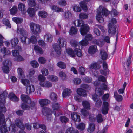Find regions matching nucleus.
Listing matches in <instances>:
<instances>
[{"label": "nucleus", "mask_w": 133, "mask_h": 133, "mask_svg": "<svg viewBox=\"0 0 133 133\" xmlns=\"http://www.w3.org/2000/svg\"><path fill=\"white\" fill-rule=\"evenodd\" d=\"M8 96V94L6 91H4L0 94V99L1 100V101L0 102V124H2L3 121H4L5 124H6L4 115L2 113V112H5L6 111L4 103L5 102V99Z\"/></svg>", "instance_id": "f257e3e1"}, {"label": "nucleus", "mask_w": 133, "mask_h": 133, "mask_svg": "<svg viewBox=\"0 0 133 133\" xmlns=\"http://www.w3.org/2000/svg\"><path fill=\"white\" fill-rule=\"evenodd\" d=\"M96 11L97 14L96 19L99 23H102L103 22L104 19L101 15V14L102 15L107 16L109 12L106 8L103 7L102 6H100Z\"/></svg>", "instance_id": "f03ea898"}, {"label": "nucleus", "mask_w": 133, "mask_h": 133, "mask_svg": "<svg viewBox=\"0 0 133 133\" xmlns=\"http://www.w3.org/2000/svg\"><path fill=\"white\" fill-rule=\"evenodd\" d=\"M73 24L75 26H81L80 32L82 35H85L88 32L89 29V26L87 24H85L83 21L78 19L77 21V25H76L75 21L73 22Z\"/></svg>", "instance_id": "7ed1b4c3"}, {"label": "nucleus", "mask_w": 133, "mask_h": 133, "mask_svg": "<svg viewBox=\"0 0 133 133\" xmlns=\"http://www.w3.org/2000/svg\"><path fill=\"white\" fill-rule=\"evenodd\" d=\"M17 32L18 35H21L22 36L20 37V39L23 45L28 44V43L26 42L27 33L25 30L24 29L22 26H17Z\"/></svg>", "instance_id": "20e7f679"}, {"label": "nucleus", "mask_w": 133, "mask_h": 133, "mask_svg": "<svg viewBox=\"0 0 133 133\" xmlns=\"http://www.w3.org/2000/svg\"><path fill=\"white\" fill-rule=\"evenodd\" d=\"M65 41L64 39L63 38H59L58 39L57 43L59 44L55 43L53 44V46L55 52L58 55L61 54V49L60 46L63 47L64 46V44Z\"/></svg>", "instance_id": "39448f33"}, {"label": "nucleus", "mask_w": 133, "mask_h": 133, "mask_svg": "<svg viewBox=\"0 0 133 133\" xmlns=\"http://www.w3.org/2000/svg\"><path fill=\"white\" fill-rule=\"evenodd\" d=\"M30 26L31 31L33 34H34L37 38L39 37V33L41 31L40 26L39 25L33 23H30Z\"/></svg>", "instance_id": "423d86ee"}, {"label": "nucleus", "mask_w": 133, "mask_h": 133, "mask_svg": "<svg viewBox=\"0 0 133 133\" xmlns=\"http://www.w3.org/2000/svg\"><path fill=\"white\" fill-rule=\"evenodd\" d=\"M23 120L22 119H17L15 121V123L19 128L21 129L18 133H26L24 131L25 127L23 123Z\"/></svg>", "instance_id": "0eeeda50"}, {"label": "nucleus", "mask_w": 133, "mask_h": 133, "mask_svg": "<svg viewBox=\"0 0 133 133\" xmlns=\"http://www.w3.org/2000/svg\"><path fill=\"white\" fill-rule=\"evenodd\" d=\"M3 66L2 67V69L4 72L8 73L9 71V66L11 65V61L8 60L4 61L3 62Z\"/></svg>", "instance_id": "6e6552de"}, {"label": "nucleus", "mask_w": 133, "mask_h": 133, "mask_svg": "<svg viewBox=\"0 0 133 133\" xmlns=\"http://www.w3.org/2000/svg\"><path fill=\"white\" fill-rule=\"evenodd\" d=\"M42 111L43 114L46 116L48 120L51 118L52 113V110L51 109L46 107H44L42 109Z\"/></svg>", "instance_id": "1a4fd4ad"}, {"label": "nucleus", "mask_w": 133, "mask_h": 133, "mask_svg": "<svg viewBox=\"0 0 133 133\" xmlns=\"http://www.w3.org/2000/svg\"><path fill=\"white\" fill-rule=\"evenodd\" d=\"M12 55L15 57L14 60L15 61H20L23 60V58L19 55L18 51L17 50H14L12 51Z\"/></svg>", "instance_id": "9d476101"}, {"label": "nucleus", "mask_w": 133, "mask_h": 133, "mask_svg": "<svg viewBox=\"0 0 133 133\" xmlns=\"http://www.w3.org/2000/svg\"><path fill=\"white\" fill-rule=\"evenodd\" d=\"M28 104H30V107L26 104L22 103L21 106L22 108L24 110H29L30 109H32L35 105V103L33 101H31V102Z\"/></svg>", "instance_id": "9b49d317"}, {"label": "nucleus", "mask_w": 133, "mask_h": 133, "mask_svg": "<svg viewBox=\"0 0 133 133\" xmlns=\"http://www.w3.org/2000/svg\"><path fill=\"white\" fill-rule=\"evenodd\" d=\"M108 107L109 104L108 102L106 101L103 102L102 110V112L103 114L105 115L108 113L109 110Z\"/></svg>", "instance_id": "f8f14e48"}, {"label": "nucleus", "mask_w": 133, "mask_h": 133, "mask_svg": "<svg viewBox=\"0 0 133 133\" xmlns=\"http://www.w3.org/2000/svg\"><path fill=\"white\" fill-rule=\"evenodd\" d=\"M21 98L23 103L29 104L31 102V99L29 96L26 95L22 94L21 96Z\"/></svg>", "instance_id": "ddd939ff"}, {"label": "nucleus", "mask_w": 133, "mask_h": 133, "mask_svg": "<svg viewBox=\"0 0 133 133\" xmlns=\"http://www.w3.org/2000/svg\"><path fill=\"white\" fill-rule=\"evenodd\" d=\"M71 116L72 119L75 122H78L81 120L79 115L76 112H74L72 113L71 115Z\"/></svg>", "instance_id": "4468645a"}, {"label": "nucleus", "mask_w": 133, "mask_h": 133, "mask_svg": "<svg viewBox=\"0 0 133 133\" xmlns=\"http://www.w3.org/2000/svg\"><path fill=\"white\" fill-rule=\"evenodd\" d=\"M2 122V124H0V132L1 133H9L4 121Z\"/></svg>", "instance_id": "2eb2a0df"}, {"label": "nucleus", "mask_w": 133, "mask_h": 133, "mask_svg": "<svg viewBox=\"0 0 133 133\" xmlns=\"http://www.w3.org/2000/svg\"><path fill=\"white\" fill-rule=\"evenodd\" d=\"M100 54L102 60H105L107 59L108 57V54L105 50L101 49L100 50Z\"/></svg>", "instance_id": "dca6fc26"}, {"label": "nucleus", "mask_w": 133, "mask_h": 133, "mask_svg": "<svg viewBox=\"0 0 133 133\" xmlns=\"http://www.w3.org/2000/svg\"><path fill=\"white\" fill-rule=\"evenodd\" d=\"M39 102L42 107L48 105L50 101L46 99H41L39 100Z\"/></svg>", "instance_id": "f3484780"}, {"label": "nucleus", "mask_w": 133, "mask_h": 133, "mask_svg": "<svg viewBox=\"0 0 133 133\" xmlns=\"http://www.w3.org/2000/svg\"><path fill=\"white\" fill-rule=\"evenodd\" d=\"M18 8L19 10L21 11L22 14L25 15L26 13V11L24 4L22 3H20L18 5Z\"/></svg>", "instance_id": "a211bd4d"}, {"label": "nucleus", "mask_w": 133, "mask_h": 133, "mask_svg": "<svg viewBox=\"0 0 133 133\" xmlns=\"http://www.w3.org/2000/svg\"><path fill=\"white\" fill-rule=\"evenodd\" d=\"M26 92L28 94L33 92L35 91L34 86L32 85H29L26 87Z\"/></svg>", "instance_id": "6ab92c4d"}, {"label": "nucleus", "mask_w": 133, "mask_h": 133, "mask_svg": "<svg viewBox=\"0 0 133 133\" xmlns=\"http://www.w3.org/2000/svg\"><path fill=\"white\" fill-rule=\"evenodd\" d=\"M96 45H91L90 46L88 49V52L90 54H94L97 52Z\"/></svg>", "instance_id": "aec40b11"}, {"label": "nucleus", "mask_w": 133, "mask_h": 133, "mask_svg": "<svg viewBox=\"0 0 133 133\" xmlns=\"http://www.w3.org/2000/svg\"><path fill=\"white\" fill-rule=\"evenodd\" d=\"M108 26L109 28L108 30L109 33L111 34H115L116 32V29L115 27L112 26L111 24H109Z\"/></svg>", "instance_id": "412c9836"}, {"label": "nucleus", "mask_w": 133, "mask_h": 133, "mask_svg": "<svg viewBox=\"0 0 133 133\" xmlns=\"http://www.w3.org/2000/svg\"><path fill=\"white\" fill-rule=\"evenodd\" d=\"M77 92L78 94L82 96H85L87 95L86 91L82 88H78L77 89Z\"/></svg>", "instance_id": "4be33fe9"}, {"label": "nucleus", "mask_w": 133, "mask_h": 133, "mask_svg": "<svg viewBox=\"0 0 133 133\" xmlns=\"http://www.w3.org/2000/svg\"><path fill=\"white\" fill-rule=\"evenodd\" d=\"M40 85L43 87L46 88H50L52 86V84L50 82L46 81H44L43 83L41 82V83Z\"/></svg>", "instance_id": "5701e85b"}, {"label": "nucleus", "mask_w": 133, "mask_h": 133, "mask_svg": "<svg viewBox=\"0 0 133 133\" xmlns=\"http://www.w3.org/2000/svg\"><path fill=\"white\" fill-rule=\"evenodd\" d=\"M71 92V90L68 89H65L63 90L62 93V96L63 97H65L67 96L70 95Z\"/></svg>", "instance_id": "b1692460"}, {"label": "nucleus", "mask_w": 133, "mask_h": 133, "mask_svg": "<svg viewBox=\"0 0 133 133\" xmlns=\"http://www.w3.org/2000/svg\"><path fill=\"white\" fill-rule=\"evenodd\" d=\"M66 53L70 57H75V54L73 50L71 48L66 49Z\"/></svg>", "instance_id": "393cba45"}, {"label": "nucleus", "mask_w": 133, "mask_h": 133, "mask_svg": "<svg viewBox=\"0 0 133 133\" xmlns=\"http://www.w3.org/2000/svg\"><path fill=\"white\" fill-rule=\"evenodd\" d=\"M44 39L46 40V41L51 42L53 40V36L52 35L49 34H47L44 36Z\"/></svg>", "instance_id": "a878e982"}, {"label": "nucleus", "mask_w": 133, "mask_h": 133, "mask_svg": "<svg viewBox=\"0 0 133 133\" xmlns=\"http://www.w3.org/2000/svg\"><path fill=\"white\" fill-rule=\"evenodd\" d=\"M93 43L99 46L102 47L104 44V41L101 39H94L93 41Z\"/></svg>", "instance_id": "bb28decb"}, {"label": "nucleus", "mask_w": 133, "mask_h": 133, "mask_svg": "<svg viewBox=\"0 0 133 133\" xmlns=\"http://www.w3.org/2000/svg\"><path fill=\"white\" fill-rule=\"evenodd\" d=\"M114 97L116 100L118 102L121 101L123 99L122 96L118 94L117 92H115L114 93Z\"/></svg>", "instance_id": "cd10ccee"}, {"label": "nucleus", "mask_w": 133, "mask_h": 133, "mask_svg": "<svg viewBox=\"0 0 133 133\" xmlns=\"http://www.w3.org/2000/svg\"><path fill=\"white\" fill-rule=\"evenodd\" d=\"M37 37L34 36H31L29 39H28V44H29L30 43L35 44L37 42V40L36 38Z\"/></svg>", "instance_id": "c85d7f7f"}, {"label": "nucleus", "mask_w": 133, "mask_h": 133, "mask_svg": "<svg viewBox=\"0 0 133 133\" xmlns=\"http://www.w3.org/2000/svg\"><path fill=\"white\" fill-rule=\"evenodd\" d=\"M27 12L29 16L31 17L33 16L35 13L34 9L32 8H29L27 10Z\"/></svg>", "instance_id": "c756f323"}, {"label": "nucleus", "mask_w": 133, "mask_h": 133, "mask_svg": "<svg viewBox=\"0 0 133 133\" xmlns=\"http://www.w3.org/2000/svg\"><path fill=\"white\" fill-rule=\"evenodd\" d=\"M82 104L84 107V109L89 110L90 108L89 103L87 101H83L82 102Z\"/></svg>", "instance_id": "7c9ffc66"}, {"label": "nucleus", "mask_w": 133, "mask_h": 133, "mask_svg": "<svg viewBox=\"0 0 133 133\" xmlns=\"http://www.w3.org/2000/svg\"><path fill=\"white\" fill-rule=\"evenodd\" d=\"M95 125L94 124L90 123L87 129V131L90 133H92L95 130Z\"/></svg>", "instance_id": "2f4dec72"}, {"label": "nucleus", "mask_w": 133, "mask_h": 133, "mask_svg": "<svg viewBox=\"0 0 133 133\" xmlns=\"http://www.w3.org/2000/svg\"><path fill=\"white\" fill-rule=\"evenodd\" d=\"M9 96L10 99L14 101H17L19 100V98L16 96L13 93H10Z\"/></svg>", "instance_id": "473e14b6"}, {"label": "nucleus", "mask_w": 133, "mask_h": 133, "mask_svg": "<svg viewBox=\"0 0 133 133\" xmlns=\"http://www.w3.org/2000/svg\"><path fill=\"white\" fill-rule=\"evenodd\" d=\"M34 49L37 53L40 54H42L43 53L42 49L37 45H35Z\"/></svg>", "instance_id": "72a5a7b5"}, {"label": "nucleus", "mask_w": 133, "mask_h": 133, "mask_svg": "<svg viewBox=\"0 0 133 133\" xmlns=\"http://www.w3.org/2000/svg\"><path fill=\"white\" fill-rule=\"evenodd\" d=\"M100 67L98 65L96 62H93L89 66V68L90 69H97L99 68Z\"/></svg>", "instance_id": "f704fd0d"}, {"label": "nucleus", "mask_w": 133, "mask_h": 133, "mask_svg": "<svg viewBox=\"0 0 133 133\" xmlns=\"http://www.w3.org/2000/svg\"><path fill=\"white\" fill-rule=\"evenodd\" d=\"M77 31V28L76 27L72 26L71 28L69 34L71 35H73L76 34Z\"/></svg>", "instance_id": "c9c22d12"}, {"label": "nucleus", "mask_w": 133, "mask_h": 133, "mask_svg": "<svg viewBox=\"0 0 133 133\" xmlns=\"http://www.w3.org/2000/svg\"><path fill=\"white\" fill-rule=\"evenodd\" d=\"M47 78L51 81L56 82L58 80V78L57 76L53 75H48L47 77Z\"/></svg>", "instance_id": "e433bc0d"}, {"label": "nucleus", "mask_w": 133, "mask_h": 133, "mask_svg": "<svg viewBox=\"0 0 133 133\" xmlns=\"http://www.w3.org/2000/svg\"><path fill=\"white\" fill-rule=\"evenodd\" d=\"M18 39L17 38H15L12 39L11 40L12 46L13 47H15L18 43Z\"/></svg>", "instance_id": "4c0bfd02"}, {"label": "nucleus", "mask_w": 133, "mask_h": 133, "mask_svg": "<svg viewBox=\"0 0 133 133\" xmlns=\"http://www.w3.org/2000/svg\"><path fill=\"white\" fill-rule=\"evenodd\" d=\"M52 107L54 110H57L60 108L59 104L58 103H52Z\"/></svg>", "instance_id": "58836bf2"}, {"label": "nucleus", "mask_w": 133, "mask_h": 133, "mask_svg": "<svg viewBox=\"0 0 133 133\" xmlns=\"http://www.w3.org/2000/svg\"><path fill=\"white\" fill-rule=\"evenodd\" d=\"M18 76L20 79L23 78L24 77V72L21 68H19L17 69Z\"/></svg>", "instance_id": "ea45409f"}, {"label": "nucleus", "mask_w": 133, "mask_h": 133, "mask_svg": "<svg viewBox=\"0 0 133 133\" xmlns=\"http://www.w3.org/2000/svg\"><path fill=\"white\" fill-rule=\"evenodd\" d=\"M86 109H82L81 110V112L82 115L84 117L88 116L89 115V111Z\"/></svg>", "instance_id": "a19ab883"}, {"label": "nucleus", "mask_w": 133, "mask_h": 133, "mask_svg": "<svg viewBox=\"0 0 133 133\" xmlns=\"http://www.w3.org/2000/svg\"><path fill=\"white\" fill-rule=\"evenodd\" d=\"M38 14L39 16L42 18H45L47 16V14L46 12L44 11H41L38 12Z\"/></svg>", "instance_id": "79ce46f5"}, {"label": "nucleus", "mask_w": 133, "mask_h": 133, "mask_svg": "<svg viewBox=\"0 0 133 133\" xmlns=\"http://www.w3.org/2000/svg\"><path fill=\"white\" fill-rule=\"evenodd\" d=\"M3 23L9 28H11V25L9 21L6 18H3L2 20Z\"/></svg>", "instance_id": "37998d69"}, {"label": "nucleus", "mask_w": 133, "mask_h": 133, "mask_svg": "<svg viewBox=\"0 0 133 133\" xmlns=\"http://www.w3.org/2000/svg\"><path fill=\"white\" fill-rule=\"evenodd\" d=\"M20 79L21 82L26 87L30 84V81L29 80L25 79H22V78Z\"/></svg>", "instance_id": "c03bdc74"}, {"label": "nucleus", "mask_w": 133, "mask_h": 133, "mask_svg": "<svg viewBox=\"0 0 133 133\" xmlns=\"http://www.w3.org/2000/svg\"><path fill=\"white\" fill-rule=\"evenodd\" d=\"M57 65L59 67L62 69H65L66 66V64L62 61L58 62L57 64Z\"/></svg>", "instance_id": "a18cd8bd"}, {"label": "nucleus", "mask_w": 133, "mask_h": 133, "mask_svg": "<svg viewBox=\"0 0 133 133\" xmlns=\"http://www.w3.org/2000/svg\"><path fill=\"white\" fill-rule=\"evenodd\" d=\"M51 8L52 10H54L55 11L57 12H63V10L62 8L58 7L55 6H52L51 7Z\"/></svg>", "instance_id": "49530a36"}, {"label": "nucleus", "mask_w": 133, "mask_h": 133, "mask_svg": "<svg viewBox=\"0 0 133 133\" xmlns=\"http://www.w3.org/2000/svg\"><path fill=\"white\" fill-rule=\"evenodd\" d=\"M28 5L31 7L35 6L36 3V0H28Z\"/></svg>", "instance_id": "de8ad7c7"}, {"label": "nucleus", "mask_w": 133, "mask_h": 133, "mask_svg": "<svg viewBox=\"0 0 133 133\" xmlns=\"http://www.w3.org/2000/svg\"><path fill=\"white\" fill-rule=\"evenodd\" d=\"M51 99L54 101H57V96L56 94L54 92L51 93L50 95Z\"/></svg>", "instance_id": "09e8293b"}, {"label": "nucleus", "mask_w": 133, "mask_h": 133, "mask_svg": "<svg viewBox=\"0 0 133 133\" xmlns=\"http://www.w3.org/2000/svg\"><path fill=\"white\" fill-rule=\"evenodd\" d=\"M10 11L11 14H15L17 11V7L15 6H13L11 9H10Z\"/></svg>", "instance_id": "8fccbe9b"}, {"label": "nucleus", "mask_w": 133, "mask_h": 133, "mask_svg": "<svg viewBox=\"0 0 133 133\" xmlns=\"http://www.w3.org/2000/svg\"><path fill=\"white\" fill-rule=\"evenodd\" d=\"M12 20L14 22L17 24L21 23L23 21V19L22 18L16 17H13L12 18Z\"/></svg>", "instance_id": "3c124183"}, {"label": "nucleus", "mask_w": 133, "mask_h": 133, "mask_svg": "<svg viewBox=\"0 0 133 133\" xmlns=\"http://www.w3.org/2000/svg\"><path fill=\"white\" fill-rule=\"evenodd\" d=\"M80 5L82 9L85 11H86L87 10V7L84 2L83 1L81 2L80 3Z\"/></svg>", "instance_id": "603ef678"}, {"label": "nucleus", "mask_w": 133, "mask_h": 133, "mask_svg": "<svg viewBox=\"0 0 133 133\" xmlns=\"http://www.w3.org/2000/svg\"><path fill=\"white\" fill-rule=\"evenodd\" d=\"M38 78L39 81H40L39 84L40 85L41 83L42 82L43 83L46 79L45 77L42 75H39L38 77Z\"/></svg>", "instance_id": "864d4df0"}, {"label": "nucleus", "mask_w": 133, "mask_h": 133, "mask_svg": "<svg viewBox=\"0 0 133 133\" xmlns=\"http://www.w3.org/2000/svg\"><path fill=\"white\" fill-rule=\"evenodd\" d=\"M96 119L98 123H101L103 121V119L102 115L101 114H99L96 116Z\"/></svg>", "instance_id": "5fc2aeb1"}, {"label": "nucleus", "mask_w": 133, "mask_h": 133, "mask_svg": "<svg viewBox=\"0 0 133 133\" xmlns=\"http://www.w3.org/2000/svg\"><path fill=\"white\" fill-rule=\"evenodd\" d=\"M76 55L79 57H80L82 56V54L81 52V50L77 48H75L74 50Z\"/></svg>", "instance_id": "6e6d98bb"}, {"label": "nucleus", "mask_w": 133, "mask_h": 133, "mask_svg": "<svg viewBox=\"0 0 133 133\" xmlns=\"http://www.w3.org/2000/svg\"><path fill=\"white\" fill-rule=\"evenodd\" d=\"M70 43L72 46L76 47L78 45V42L75 40L72 39L70 41Z\"/></svg>", "instance_id": "4d7b16f0"}, {"label": "nucleus", "mask_w": 133, "mask_h": 133, "mask_svg": "<svg viewBox=\"0 0 133 133\" xmlns=\"http://www.w3.org/2000/svg\"><path fill=\"white\" fill-rule=\"evenodd\" d=\"M60 120L63 123H66L69 121V119L66 117L62 116L60 117Z\"/></svg>", "instance_id": "13d9d810"}, {"label": "nucleus", "mask_w": 133, "mask_h": 133, "mask_svg": "<svg viewBox=\"0 0 133 133\" xmlns=\"http://www.w3.org/2000/svg\"><path fill=\"white\" fill-rule=\"evenodd\" d=\"M85 127V124L83 123H82L79 124L77 126V128L81 130H83Z\"/></svg>", "instance_id": "bf43d9fd"}, {"label": "nucleus", "mask_w": 133, "mask_h": 133, "mask_svg": "<svg viewBox=\"0 0 133 133\" xmlns=\"http://www.w3.org/2000/svg\"><path fill=\"white\" fill-rule=\"evenodd\" d=\"M30 63L31 66L34 68H36L38 67L39 66L38 63L35 61H31Z\"/></svg>", "instance_id": "052dcab7"}, {"label": "nucleus", "mask_w": 133, "mask_h": 133, "mask_svg": "<svg viewBox=\"0 0 133 133\" xmlns=\"http://www.w3.org/2000/svg\"><path fill=\"white\" fill-rule=\"evenodd\" d=\"M80 18L82 19H85L88 17V14L84 13H81L79 14Z\"/></svg>", "instance_id": "680f3d73"}, {"label": "nucleus", "mask_w": 133, "mask_h": 133, "mask_svg": "<svg viewBox=\"0 0 133 133\" xmlns=\"http://www.w3.org/2000/svg\"><path fill=\"white\" fill-rule=\"evenodd\" d=\"M73 8V10L76 12H80L81 11V8L76 5H74Z\"/></svg>", "instance_id": "e2e57ef3"}, {"label": "nucleus", "mask_w": 133, "mask_h": 133, "mask_svg": "<svg viewBox=\"0 0 133 133\" xmlns=\"http://www.w3.org/2000/svg\"><path fill=\"white\" fill-rule=\"evenodd\" d=\"M79 43L82 46H85L88 44V42L84 39L81 41L79 42Z\"/></svg>", "instance_id": "0e129e2a"}, {"label": "nucleus", "mask_w": 133, "mask_h": 133, "mask_svg": "<svg viewBox=\"0 0 133 133\" xmlns=\"http://www.w3.org/2000/svg\"><path fill=\"white\" fill-rule=\"evenodd\" d=\"M1 52L3 54V55H5L8 54L9 53L7 51L5 47H3L1 50Z\"/></svg>", "instance_id": "69168bd1"}, {"label": "nucleus", "mask_w": 133, "mask_h": 133, "mask_svg": "<svg viewBox=\"0 0 133 133\" xmlns=\"http://www.w3.org/2000/svg\"><path fill=\"white\" fill-rule=\"evenodd\" d=\"M58 4L60 6H64L66 4V2L65 0H60L59 1Z\"/></svg>", "instance_id": "338daca9"}, {"label": "nucleus", "mask_w": 133, "mask_h": 133, "mask_svg": "<svg viewBox=\"0 0 133 133\" xmlns=\"http://www.w3.org/2000/svg\"><path fill=\"white\" fill-rule=\"evenodd\" d=\"M65 133H78V131L77 130H74L72 129L71 130L70 129H68Z\"/></svg>", "instance_id": "774afa93"}]
</instances>
